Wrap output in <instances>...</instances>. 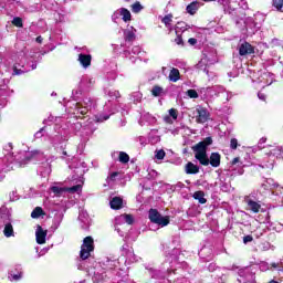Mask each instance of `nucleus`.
<instances>
[{
  "instance_id": "nucleus-1",
  "label": "nucleus",
  "mask_w": 283,
  "mask_h": 283,
  "mask_svg": "<svg viewBox=\"0 0 283 283\" xmlns=\"http://www.w3.org/2000/svg\"><path fill=\"white\" fill-rule=\"evenodd\" d=\"M166 261L163 263L161 269H155L151 266H146L150 277L157 280L159 283H191L187 277L174 279L176 272L179 269L184 271H189V264L185 261H178L180 258V249L168 245L165 249Z\"/></svg>"
},
{
  "instance_id": "nucleus-2",
  "label": "nucleus",
  "mask_w": 283,
  "mask_h": 283,
  "mask_svg": "<svg viewBox=\"0 0 283 283\" xmlns=\"http://www.w3.org/2000/svg\"><path fill=\"white\" fill-rule=\"evenodd\" d=\"M17 167H25L29 163H38V174L41 178H48L52 174V163L56 160L54 156H45L39 150H20L14 155Z\"/></svg>"
},
{
  "instance_id": "nucleus-3",
  "label": "nucleus",
  "mask_w": 283,
  "mask_h": 283,
  "mask_svg": "<svg viewBox=\"0 0 283 283\" xmlns=\"http://www.w3.org/2000/svg\"><path fill=\"white\" fill-rule=\"evenodd\" d=\"M69 169H73V175L70 178L73 187L65 188L61 186H52L50 190L54 196H63V193H81L83 191V185L85 182V171H87V165L85 161H81L78 157H73L69 163Z\"/></svg>"
},
{
  "instance_id": "nucleus-4",
  "label": "nucleus",
  "mask_w": 283,
  "mask_h": 283,
  "mask_svg": "<svg viewBox=\"0 0 283 283\" xmlns=\"http://www.w3.org/2000/svg\"><path fill=\"white\" fill-rule=\"evenodd\" d=\"M25 59V53L20 52L17 57H11L4 62V67H7V72H12V76H21V74H25L28 72H32V70H36V62H32L31 66L28 67V64L23 62Z\"/></svg>"
},
{
  "instance_id": "nucleus-5",
  "label": "nucleus",
  "mask_w": 283,
  "mask_h": 283,
  "mask_svg": "<svg viewBox=\"0 0 283 283\" xmlns=\"http://www.w3.org/2000/svg\"><path fill=\"white\" fill-rule=\"evenodd\" d=\"M17 167V159L12 153V143L3 147V156L0 157V171H12Z\"/></svg>"
},
{
  "instance_id": "nucleus-6",
  "label": "nucleus",
  "mask_w": 283,
  "mask_h": 283,
  "mask_svg": "<svg viewBox=\"0 0 283 283\" xmlns=\"http://www.w3.org/2000/svg\"><path fill=\"white\" fill-rule=\"evenodd\" d=\"M92 253H94V239L92 237H85L81 245L80 259H77L76 263L78 271H83L85 269V266H83V262L88 260Z\"/></svg>"
},
{
  "instance_id": "nucleus-7",
  "label": "nucleus",
  "mask_w": 283,
  "mask_h": 283,
  "mask_svg": "<svg viewBox=\"0 0 283 283\" xmlns=\"http://www.w3.org/2000/svg\"><path fill=\"white\" fill-rule=\"evenodd\" d=\"M65 126H61L65 132L67 129L69 134H80V136H90L94 134V130H87V127H83V123L78 122L76 117H70L64 119Z\"/></svg>"
},
{
  "instance_id": "nucleus-8",
  "label": "nucleus",
  "mask_w": 283,
  "mask_h": 283,
  "mask_svg": "<svg viewBox=\"0 0 283 283\" xmlns=\"http://www.w3.org/2000/svg\"><path fill=\"white\" fill-rule=\"evenodd\" d=\"M94 87V78L90 75H83L78 87L76 90H73L72 96L74 101L81 99V96H84L85 93H87L90 90Z\"/></svg>"
},
{
  "instance_id": "nucleus-9",
  "label": "nucleus",
  "mask_w": 283,
  "mask_h": 283,
  "mask_svg": "<svg viewBox=\"0 0 283 283\" xmlns=\"http://www.w3.org/2000/svg\"><path fill=\"white\" fill-rule=\"evenodd\" d=\"M148 218L151 222V224H156L157 229H163L165 227H168L169 222H171V219L169 216H161L157 209L151 208L148 211Z\"/></svg>"
},
{
  "instance_id": "nucleus-10",
  "label": "nucleus",
  "mask_w": 283,
  "mask_h": 283,
  "mask_svg": "<svg viewBox=\"0 0 283 283\" xmlns=\"http://www.w3.org/2000/svg\"><path fill=\"white\" fill-rule=\"evenodd\" d=\"M96 102L92 97H84L82 102L75 103V112L77 114H81L82 116H85L92 112V109H95Z\"/></svg>"
},
{
  "instance_id": "nucleus-11",
  "label": "nucleus",
  "mask_w": 283,
  "mask_h": 283,
  "mask_svg": "<svg viewBox=\"0 0 283 283\" xmlns=\"http://www.w3.org/2000/svg\"><path fill=\"white\" fill-rule=\"evenodd\" d=\"M240 23H244V28L242 29V33L247 34V36H253V34H255V32H258L259 27L255 23V20H253V18H245L243 19H237L235 20V24L240 25Z\"/></svg>"
},
{
  "instance_id": "nucleus-12",
  "label": "nucleus",
  "mask_w": 283,
  "mask_h": 283,
  "mask_svg": "<svg viewBox=\"0 0 283 283\" xmlns=\"http://www.w3.org/2000/svg\"><path fill=\"white\" fill-rule=\"evenodd\" d=\"M238 275L239 283H255V272H253L251 266L239 269Z\"/></svg>"
},
{
  "instance_id": "nucleus-13",
  "label": "nucleus",
  "mask_w": 283,
  "mask_h": 283,
  "mask_svg": "<svg viewBox=\"0 0 283 283\" xmlns=\"http://www.w3.org/2000/svg\"><path fill=\"white\" fill-rule=\"evenodd\" d=\"M116 114V106L112 101L105 103L103 112L96 116L97 123H105V120H109V116Z\"/></svg>"
},
{
  "instance_id": "nucleus-14",
  "label": "nucleus",
  "mask_w": 283,
  "mask_h": 283,
  "mask_svg": "<svg viewBox=\"0 0 283 283\" xmlns=\"http://www.w3.org/2000/svg\"><path fill=\"white\" fill-rule=\"evenodd\" d=\"M129 45L130 44L124 46L125 49L123 55L125 56V59H129L132 63H136V56H138V54H143V50L138 45H135L132 48V50H129Z\"/></svg>"
},
{
  "instance_id": "nucleus-15",
  "label": "nucleus",
  "mask_w": 283,
  "mask_h": 283,
  "mask_svg": "<svg viewBox=\"0 0 283 283\" xmlns=\"http://www.w3.org/2000/svg\"><path fill=\"white\" fill-rule=\"evenodd\" d=\"M51 145L55 147V149H64L65 142L67 140V136L63 135V133L57 132L54 136L51 137Z\"/></svg>"
},
{
  "instance_id": "nucleus-16",
  "label": "nucleus",
  "mask_w": 283,
  "mask_h": 283,
  "mask_svg": "<svg viewBox=\"0 0 283 283\" xmlns=\"http://www.w3.org/2000/svg\"><path fill=\"white\" fill-rule=\"evenodd\" d=\"M260 271H271V269H276V271H280L283 273V259H280L279 262L271 263V265L266 261H262L259 263Z\"/></svg>"
},
{
  "instance_id": "nucleus-17",
  "label": "nucleus",
  "mask_w": 283,
  "mask_h": 283,
  "mask_svg": "<svg viewBox=\"0 0 283 283\" xmlns=\"http://www.w3.org/2000/svg\"><path fill=\"white\" fill-rule=\"evenodd\" d=\"M242 174H244V168L242 167V163H240L239 157H235L228 170V176H242Z\"/></svg>"
},
{
  "instance_id": "nucleus-18",
  "label": "nucleus",
  "mask_w": 283,
  "mask_h": 283,
  "mask_svg": "<svg viewBox=\"0 0 283 283\" xmlns=\"http://www.w3.org/2000/svg\"><path fill=\"white\" fill-rule=\"evenodd\" d=\"M240 56H249V54H255V49L251 43L240 40L238 45Z\"/></svg>"
},
{
  "instance_id": "nucleus-19",
  "label": "nucleus",
  "mask_w": 283,
  "mask_h": 283,
  "mask_svg": "<svg viewBox=\"0 0 283 283\" xmlns=\"http://www.w3.org/2000/svg\"><path fill=\"white\" fill-rule=\"evenodd\" d=\"M122 255H124L128 264H134V262H138L136 254H134V249L129 248V244L127 243L122 247Z\"/></svg>"
},
{
  "instance_id": "nucleus-20",
  "label": "nucleus",
  "mask_w": 283,
  "mask_h": 283,
  "mask_svg": "<svg viewBox=\"0 0 283 283\" xmlns=\"http://www.w3.org/2000/svg\"><path fill=\"white\" fill-rule=\"evenodd\" d=\"M136 29L134 27H127L124 30V48H127L128 45H132L134 41H136Z\"/></svg>"
},
{
  "instance_id": "nucleus-21",
  "label": "nucleus",
  "mask_w": 283,
  "mask_h": 283,
  "mask_svg": "<svg viewBox=\"0 0 283 283\" xmlns=\"http://www.w3.org/2000/svg\"><path fill=\"white\" fill-rule=\"evenodd\" d=\"M198 255L203 262H209L213 258V248L211 245H203L199 250Z\"/></svg>"
},
{
  "instance_id": "nucleus-22",
  "label": "nucleus",
  "mask_w": 283,
  "mask_h": 283,
  "mask_svg": "<svg viewBox=\"0 0 283 283\" xmlns=\"http://www.w3.org/2000/svg\"><path fill=\"white\" fill-rule=\"evenodd\" d=\"M156 123H158V119L149 113H143L138 122L140 127H145V125L154 126Z\"/></svg>"
},
{
  "instance_id": "nucleus-23",
  "label": "nucleus",
  "mask_w": 283,
  "mask_h": 283,
  "mask_svg": "<svg viewBox=\"0 0 283 283\" xmlns=\"http://www.w3.org/2000/svg\"><path fill=\"white\" fill-rule=\"evenodd\" d=\"M123 224H134V216L120 214L115 218V227H123Z\"/></svg>"
},
{
  "instance_id": "nucleus-24",
  "label": "nucleus",
  "mask_w": 283,
  "mask_h": 283,
  "mask_svg": "<svg viewBox=\"0 0 283 283\" xmlns=\"http://www.w3.org/2000/svg\"><path fill=\"white\" fill-rule=\"evenodd\" d=\"M8 279L10 282H19L23 280V270L21 269V265H18L15 270H10L8 273Z\"/></svg>"
},
{
  "instance_id": "nucleus-25",
  "label": "nucleus",
  "mask_w": 283,
  "mask_h": 283,
  "mask_svg": "<svg viewBox=\"0 0 283 283\" xmlns=\"http://www.w3.org/2000/svg\"><path fill=\"white\" fill-rule=\"evenodd\" d=\"M4 8L7 12H14L18 8H25V6L20 0H6Z\"/></svg>"
},
{
  "instance_id": "nucleus-26",
  "label": "nucleus",
  "mask_w": 283,
  "mask_h": 283,
  "mask_svg": "<svg viewBox=\"0 0 283 283\" xmlns=\"http://www.w3.org/2000/svg\"><path fill=\"white\" fill-rule=\"evenodd\" d=\"M201 94L205 96V98H213V96H218L220 93L219 86H209L206 88H201Z\"/></svg>"
},
{
  "instance_id": "nucleus-27",
  "label": "nucleus",
  "mask_w": 283,
  "mask_h": 283,
  "mask_svg": "<svg viewBox=\"0 0 283 283\" xmlns=\"http://www.w3.org/2000/svg\"><path fill=\"white\" fill-rule=\"evenodd\" d=\"M78 220L81 222L82 229H90V214L84 209H80Z\"/></svg>"
},
{
  "instance_id": "nucleus-28",
  "label": "nucleus",
  "mask_w": 283,
  "mask_h": 283,
  "mask_svg": "<svg viewBox=\"0 0 283 283\" xmlns=\"http://www.w3.org/2000/svg\"><path fill=\"white\" fill-rule=\"evenodd\" d=\"M77 61L84 70H87L92 65V54L80 53Z\"/></svg>"
},
{
  "instance_id": "nucleus-29",
  "label": "nucleus",
  "mask_w": 283,
  "mask_h": 283,
  "mask_svg": "<svg viewBox=\"0 0 283 283\" xmlns=\"http://www.w3.org/2000/svg\"><path fill=\"white\" fill-rule=\"evenodd\" d=\"M45 238H48V230H43V227L38 226L35 230V240L38 244H45Z\"/></svg>"
},
{
  "instance_id": "nucleus-30",
  "label": "nucleus",
  "mask_w": 283,
  "mask_h": 283,
  "mask_svg": "<svg viewBox=\"0 0 283 283\" xmlns=\"http://www.w3.org/2000/svg\"><path fill=\"white\" fill-rule=\"evenodd\" d=\"M197 123H207L209 120V111L207 108L199 106L197 107Z\"/></svg>"
},
{
  "instance_id": "nucleus-31",
  "label": "nucleus",
  "mask_w": 283,
  "mask_h": 283,
  "mask_svg": "<svg viewBox=\"0 0 283 283\" xmlns=\"http://www.w3.org/2000/svg\"><path fill=\"white\" fill-rule=\"evenodd\" d=\"M63 211H55L54 217H53V222L51 226V229L53 231H56V229H59L61 227V223L63 222Z\"/></svg>"
},
{
  "instance_id": "nucleus-32",
  "label": "nucleus",
  "mask_w": 283,
  "mask_h": 283,
  "mask_svg": "<svg viewBox=\"0 0 283 283\" xmlns=\"http://www.w3.org/2000/svg\"><path fill=\"white\" fill-rule=\"evenodd\" d=\"M117 78H118V70L105 71L104 81H106V83H108L109 85H114Z\"/></svg>"
},
{
  "instance_id": "nucleus-33",
  "label": "nucleus",
  "mask_w": 283,
  "mask_h": 283,
  "mask_svg": "<svg viewBox=\"0 0 283 283\" xmlns=\"http://www.w3.org/2000/svg\"><path fill=\"white\" fill-rule=\"evenodd\" d=\"M148 143L150 145H158L160 143V135L158 134V128H153L148 133Z\"/></svg>"
},
{
  "instance_id": "nucleus-34",
  "label": "nucleus",
  "mask_w": 283,
  "mask_h": 283,
  "mask_svg": "<svg viewBox=\"0 0 283 283\" xmlns=\"http://www.w3.org/2000/svg\"><path fill=\"white\" fill-rule=\"evenodd\" d=\"M270 158H282L283 156V147L282 146H272L270 151L268 153Z\"/></svg>"
},
{
  "instance_id": "nucleus-35",
  "label": "nucleus",
  "mask_w": 283,
  "mask_h": 283,
  "mask_svg": "<svg viewBox=\"0 0 283 283\" xmlns=\"http://www.w3.org/2000/svg\"><path fill=\"white\" fill-rule=\"evenodd\" d=\"M109 207L115 211L123 209V199L120 197H112L109 200Z\"/></svg>"
},
{
  "instance_id": "nucleus-36",
  "label": "nucleus",
  "mask_w": 283,
  "mask_h": 283,
  "mask_svg": "<svg viewBox=\"0 0 283 283\" xmlns=\"http://www.w3.org/2000/svg\"><path fill=\"white\" fill-rule=\"evenodd\" d=\"M245 202L250 211H252L253 213H260V209H262V206L260 205V202L253 201V199L251 198L245 199Z\"/></svg>"
},
{
  "instance_id": "nucleus-37",
  "label": "nucleus",
  "mask_w": 283,
  "mask_h": 283,
  "mask_svg": "<svg viewBox=\"0 0 283 283\" xmlns=\"http://www.w3.org/2000/svg\"><path fill=\"white\" fill-rule=\"evenodd\" d=\"M202 3H200L199 1H192L190 4H188L186 7V12H188V14H196V12H198V10H200Z\"/></svg>"
},
{
  "instance_id": "nucleus-38",
  "label": "nucleus",
  "mask_w": 283,
  "mask_h": 283,
  "mask_svg": "<svg viewBox=\"0 0 283 283\" xmlns=\"http://www.w3.org/2000/svg\"><path fill=\"white\" fill-rule=\"evenodd\" d=\"M129 102L134 103V105H138V103H143V92L135 91L129 94Z\"/></svg>"
},
{
  "instance_id": "nucleus-39",
  "label": "nucleus",
  "mask_w": 283,
  "mask_h": 283,
  "mask_svg": "<svg viewBox=\"0 0 283 283\" xmlns=\"http://www.w3.org/2000/svg\"><path fill=\"white\" fill-rule=\"evenodd\" d=\"M209 64H210V62H209V57H207V56H203L200 61H199V63L197 64V69L198 70H201L202 72H205L206 74H208L209 75Z\"/></svg>"
},
{
  "instance_id": "nucleus-40",
  "label": "nucleus",
  "mask_w": 283,
  "mask_h": 283,
  "mask_svg": "<svg viewBox=\"0 0 283 283\" xmlns=\"http://www.w3.org/2000/svg\"><path fill=\"white\" fill-rule=\"evenodd\" d=\"M185 171L188 175H196V174H200V167H198V165L189 161L186 167H185Z\"/></svg>"
},
{
  "instance_id": "nucleus-41",
  "label": "nucleus",
  "mask_w": 283,
  "mask_h": 283,
  "mask_svg": "<svg viewBox=\"0 0 283 283\" xmlns=\"http://www.w3.org/2000/svg\"><path fill=\"white\" fill-rule=\"evenodd\" d=\"M220 153H211L209 158V165H211V167L218 168L220 167Z\"/></svg>"
},
{
  "instance_id": "nucleus-42",
  "label": "nucleus",
  "mask_w": 283,
  "mask_h": 283,
  "mask_svg": "<svg viewBox=\"0 0 283 283\" xmlns=\"http://www.w3.org/2000/svg\"><path fill=\"white\" fill-rule=\"evenodd\" d=\"M254 23L260 28L264 24V21H266V14L256 12L253 18Z\"/></svg>"
},
{
  "instance_id": "nucleus-43",
  "label": "nucleus",
  "mask_w": 283,
  "mask_h": 283,
  "mask_svg": "<svg viewBox=\"0 0 283 283\" xmlns=\"http://www.w3.org/2000/svg\"><path fill=\"white\" fill-rule=\"evenodd\" d=\"M168 78L171 83H178V81H180V71L176 67H172L170 70Z\"/></svg>"
},
{
  "instance_id": "nucleus-44",
  "label": "nucleus",
  "mask_w": 283,
  "mask_h": 283,
  "mask_svg": "<svg viewBox=\"0 0 283 283\" xmlns=\"http://www.w3.org/2000/svg\"><path fill=\"white\" fill-rule=\"evenodd\" d=\"M104 67L105 72H111V71H117L118 70V64L116 63L115 60H105L104 62Z\"/></svg>"
},
{
  "instance_id": "nucleus-45",
  "label": "nucleus",
  "mask_w": 283,
  "mask_h": 283,
  "mask_svg": "<svg viewBox=\"0 0 283 283\" xmlns=\"http://www.w3.org/2000/svg\"><path fill=\"white\" fill-rule=\"evenodd\" d=\"M3 234L6 238H14V228L10 221L4 224Z\"/></svg>"
},
{
  "instance_id": "nucleus-46",
  "label": "nucleus",
  "mask_w": 283,
  "mask_h": 283,
  "mask_svg": "<svg viewBox=\"0 0 283 283\" xmlns=\"http://www.w3.org/2000/svg\"><path fill=\"white\" fill-rule=\"evenodd\" d=\"M195 158L200 163V165H203V167H209V157L207 156V153L195 155Z\"/></svg>"
},
{
  "instance_id": "nucleus-47",
  "label": "nucleus",
  "mask_w": 283,
  "mask_h": 283,
  "mask_svg": "<svg viewBox=\"0 0 283 283\" xmlns=\"http://www.w3.org/2000/svg\"><path fill=\"white\" fill-rule=\"evenodd\" d=\"M65 119L61 117H54L50 115L48 118L43 120V125H52V123H55V125H59V123H64Z\"/></svg>"
},
{
  "instance_id": "nucleus-48",
  "label": "nucleus",
  "mask_w": 283,
  "mask_h": 283,
  "mask_svg": "<svg viewBox=\"0 0 283 283\" xmlns=\"http://www.w3.org/2000/svg\"><path fill=\"white\" fill-rule=\"evenodd\" d=\"M195 151V156H198L200 154H207V148L205 146V143L199 142L196 146L192 147Z\"/></svg>"
},
{
  "instance_id": "nucleus-49",
  "label": "nucleus",
  "mask_w": 283,
  "mask_h": 283,
  "mask_svg": "<svg viewBox=\"0 0 283 283\" xmlns=\"http://www.w3.org/2000/svg\"><path fill=\"white\" fill-rule=\"evenodd\" d=\"M192 198L195 200H198L199 205H207V198H205V192L203 191H196L192 195Z\"/></svg>"
},
{
  "instance_id": "nucleus-50",
  "label": "nucleus",
  "mask_w": 283,
  "mask_h": 283,
  "mask_svg": "<svg viewBox=\"0 0 283 283\" xmlns=\"http://www.w3.org/2000/svg\"><path fill=\"white\" fill-rule=\"evenodd\" d=\"M130 10H132L133 14H140V12H143V10H145V7L140 3V1H136L135 3H133L130 6Z\"/></svg>"
},
{
  "instance_id": "nucleus-51",
  "label": "nucleus",
  "mask_w": 283,
  "mask_h": 283,
  "mask_svg": "<svg viewBox=\"0 0 283 283\" xmlns=\"http://www.w3.org/2000/svg\"><path fill=\"white\" fill-rule=\"evenodd\" d=\"M119 13H120L122 20H123L125 23H127V21H132V12L128 11L127 9L120 8V9H119Z\"/></svg>"
},
{
  "instance_id": "nucleus-52",
  "label": "nucleus",
  "mask_w": 283,
  "mask_h": 283,
  "mask_svg": "<svg viewBox=\"0 0 283 283\" xmlns=\"http://www.w3.org/2000/svg\"><path fill=\"white\" fill-rule=\"evenodd\" d=\"M8 80H3V84L0 85V96H10L12 94V91L8 90Z\"/></svg>"
},
{
  "instance_id": "nucleus-53",
  "label": "nucleus",
  "mask_w": 283,
  "mask_h": 283,
  "mask_svg": "<svg viewBox=\"0 0 283 283\" xmlns=\"http://www.w3.org/2000/svg\"><path fill=\"white\" fill-rule=\"evenodd\" d=\"M263 224H266V228L270 231H275V223L271 221V214L269 212H265V219L263 220Z\"/></svg>"
},
{
  "instance_id": "nucleus-54",
  "label": "nucleus",
  "mask_w": 283,
  "mask_h": 283,
  "mask_svg": "<svg viewBox=\"0 0 283 283\" xmlns=\"http://www.w3.org/2000/svg\"><path fill=\"white\" fill-rule=\"evenodd\" d=\"M41 216H45V211H43V208L41 207H35L31 212V218L34 220L39 219Z\"/></svg>"
},
{
  "instance_id": "nucleus-55",
  "label": "nucleus",
  "mask_w": 283,
  "mask_h": 283,
  "mask_svg": "<svg viewBox=\"0 0 283 283\" xmlns=\"http://www.w3.org/2000/svg\"><path fill=\"white\" fill-rule=\"evenodd\" d=\"M42 6L46 8V10H56V1L54 0H42Z\"/></svg>"
},
{
  "instance_id": "nucleus-56",
  "label": "nucleus",
  "mask_w": 283,
  "mask_h": 283,
  "mask_svg": "<svg viewBox=\"0 0 283 283\" xmlns=\"http://www.w3.org/2000/svg\"><path fill=\"white\" fill-rule=\"evenodd\" d=\"M272 10L283 12V0H272Z\"/></svg>"
},
{
  "instance_id": "nucleus-57",
  "label": "nucleus",
  "mask_w": 283,
  "mask_h": 283,
  "mask_svg": "<svg viewBox=\"0 0 283 283\" xmlns=\"http://www.w3.org/2000/svg\"><path fill=\"white\" fill-rule=\"evenodd\" d=\"M151 94L155 96V97H158V96H165V88L160 87V86H154L151 88Z\"/></svg>"
},
{
  "instance_id": "nucleus-58",
  "label": "nucleus",
  "mask_w": 283,
  "mask_h": 283,
  "mask_svg": "<svg viewBox=\"0 0 283 283\" xmlns=\"http://www.w3.org/2000/svg\"><path fill=\"white\" fill-rule=\"evenodd\" d=\"M104 94H106V96H109V98H120V92L118 91L105 90Z\"/></svg>"
},
{
  "instance_id": "nucleus-59",
  "label": "nucleus",
  "mask_w": 283,
  "mask_h": 283,
  "mask_svg": "<svg viewBox=\"0 0 283 283\" xmlns=\"http://www.w3.org/2000/svg\"><path fill=\"white\" fill-rule=\"evenodd\" d=\"M0 216L1 218H7V220L10 222L11 221V214H10V210H8V208L6 206H2L0 208Z\"/></svg>"
},
{
  "instance_id": "nucleus-60",
  "label": "nucleus",
  "mask_w": 283,
  "mask_h": 283,
  "mask_svg": "<svg viewBox=\"0 0 283 283\" xmlns=\"http://www.w3.org/2000/svg\"><path fill=\"white\" fill-rule=\"evenodd\" d=\"M165 156H167V153L164 149L155 150V160H165Z\"/></svg>"
},
{
  "instance_id": "nucleus-61",
  "label": "nucleus",
  "mask_w": 283,
  "mask_h": 283,
  "mask_svg": "<svg viewBox=\"0 0 283 283\" xmlns=\"http://www.w3.org/2000/svg\"><path fill=\"white\" fill-rule=\"evenodd\" d=\"M119 163H122L123 165H127V163H129V155H127V153L125 151H119Z\"/></svg>"
},
{
  "instance_id": "nucleus-62",
  "label": "nucleus",
  "mask_w": 283,
  "mask_h": 283,
  "mask_svg": "<svg viewBox=\"0 0 283 283\" xmlns=\"http://www.w3.org/2000/svg\"><path fill=\"white\" fill-rule=\"evenodd\" d=\"M172 19H174L172 14H167L161 19V23H164L166 28H170Z\"/></svg>"
},
{
  "instance_id": "nucleus-63",
  "label": "nucleus",
  "mask_w": 283,
  "mask_h": 283,
  "mask_svg": "<svg viewBox=\"0 0 283 283\" xmlns=\"http://www.w3.org/2000/svg\"><path fill=\"white\" fill-rule=\"evenodd\" d=\"M135 143H139L142 147H145L149 143V139L148 137H145V136H138V137H135Z\"/></svg>"
},
{
  "instance_id": "nucleus-64",
  "label": "nucleus",
  "mask_w": 283,
  "mask_h": 283,
  "mask_svg": "<svg viewBox=\"0 0 283 283\" xmlns=\"http://www.w3.org/2000/svg\"><path fill=\"white\" fill-rule=\"evenodd\" d=\"M12 24L15 25V28H22L23 27V19L15 17L12 20Z\"/></svg>"
}]
</instances>
